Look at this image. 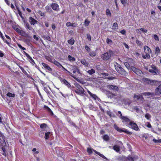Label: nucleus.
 <instances>
[{"label": "nucleus", "mask_w": 161, "mask_h": 161, "mask_svg": "<svg viewBox=\"0 0 161 161\" xmlns=\"http://www.w3.org/2000/svg\"><path fill=\"white\" fill-rule=\"evenodd\" d=\"M144 52L145 55L142 54V57L144 59H150L151 58L150 54L151 53L152 51L151 48L145 45L144 47Z\"/></svg>", "instance_id": "f257e3e1"}, {"label": "nucleus", "mask_w": 161, "mask_h": 161, "mask_svg": "<svg viewBox=\"0 0 161 161\" xmlns=\"http://www.w3.org/2000/svg\"><path fill=\"white\" fill-rule=\"evenodd\" d=\"M114 66L116 70L119 73L124 75L127 74V72L118 63H116Z\"/></svg>", "instance_id": "f03ea898"}, {"label": "nucleus", "mask_w": 161, "mask_h": 161, "mask_svg": "<svg viewBox=\"0 0 161 161\" xmlns=\"http://www.w3.org/2000/svg\"><path fill=\"white\" fill-rule=\"evenodd\" d=\"M142 80L148 84H150L152 85L155 86L159 85V84L161 83V81L152 80L146 78H143L142 79Z\"/></svg>", "instance_id": "7ed1b4c3"}, {"label": "nucleus", "mask_w": 161, "mask_h": 161, "mask_svg": "<svg viewBox=\"0 0 161 161\" xmlns=\"http://www.w3.org/2000/svg\"><path fill=\"white\" fill-rule=\"evenodd\" d=\"M125 67L128 69H130L135 65L134 61L132 58H129L126 61L124 62Z\"/></svg>", "instance_id": "20e7f679"}, {"label": "nucleus", "mask_w": 161, "mask_h": 161, "mask_svg": "<svg viewBox=\"0 0 161 161\" xmlns=\"http://www.w3.org/2000/svg\"><path fill=\"white\" fill-rule=\"evenodd\" d=\"M114 127L117 131L119 133L123 132L128 135H131L132 134V132L129 131L125 128H119L116 124H114Z\"/></svg>", "instance_id": "39448f33"}, {"label": "nucleus", "mask_w": 161, "mask_h": 161, "mask_svg": "<svg viewBox=\"0 0 161 161\" xmlns=\"http://www.w3.org/2000/svg\"><path fill=\"white\" fill-rule=\"evenodd\" d=\"M113 53V52L111 50H109L108 52L104 53L101 55L102 59L105 61L108 60L111 57V54Z\"/></svg>", "instance_id": "423d86ee"}, {"label": "nucleus", "mask_w": 161, "mask_h": 161, "mask_svg": "<svg viewBox=\"0 0 161 161\" xmlns=\"http://www.w3.org/2000/svg\"><path fill=\"white\" fill-rule=\"evenodd\" d=\"M87 151L89 154H92V151H93L96 154L98 155L99 156L103 158L104 159H107V158L105 157L103 155L100 153L99 152L97 151L96 150L91 148H87Z\"/></svg>", "instance_id": "0eeeda50"}, {"label": "nucleus", "mask_w": 161, "mask_h": 161, "mask_svg": "<svg viewBox=\"0 0 161 161\" xmlns=\"http://www.w3.org/2000/svg\"><path fill=\"white\" fill-rule=\"evenodd\" d=\"M59 79L61 81L62 83L65 85L69 88H70L71 86L70 83L65 79H64L61 77H59Z\"/></svg>", "instance_id": "6e6552de"}, {"label": "nucleus", "mask_w": 161, "mask_h": 161, "mask_svg": "<svg viewBox=\"0 0 161 161\" xmlns=\"http://www.w3.org/2000/svg\"><path fill=\"white\" fill-rule=\"evenodd\" d=\"M121 119L122 120V122L125 124L126 126H129V124L131 121L126 116H123L121 117Z\"/></svg>", "instance_id": "1a4fd4ad"}, {"label": "nucleus", "mask_w": 161, "mask_h": 161, "mask_svg": "<svg viewBox=\"0 0 161 161\" xmlns=\"http://www.w3.org/2000/svg\"><path fill=\"white\" fill-rule=\"evenodd\" d=\"M129 127L136 131L138 130H139V128L137 125L132 121L130 123Z\"/></svg>", "instance_id": "9d476101"}, {"label": "nucleus", "mask_w": 161, "mask_h": 161, "mask_svg": "<svg viewBox=\"0 0 161 161\" xmlns=\"http://www.w3.org/2000/svg\"><path fill=\"white\" fill-rule=\"evenodd\" d=\"M107 87L111 91H113L115 92L117 91H118L119 90L118 87L115 85H107Z\"/></svg>", "instance_id": "9b49d317"}, {"label": "nucleus", "mask_w": 161, "mask_h": 161, "mask_svg": "<svg viewBox=\"0 0 161 161\" xmlns=\"http://www.w3.org/2000/svg\"><path fill=\"white\" fill-rule=\"evenodd\" d=\"M0 143L1 144V146H2L1 148L2 150L3 151V154L4 155L6 156V152L5 148L4 147V146H6V143L4 139H3V140H2L1 141V140H0Z\"/></svg>", "instance_id": "f8f14e48"}, {"label": "nucleus", "mask_w": 161, "mask_h": 161, "mask_svg": "<svg viewBox=\"0 0 161 161\" xmlns=\"http://www.w3.org/2000/svg\"><path fill=\"white\" fill-rule=\"evenodd\" d=\"M50 7L54 11H58L60 9L59 5L57 3H52L50 4Z\"/></svg>", "instance_id": "ddd939ff"}, {"label": "nucleus", "mask_w": 161, "mask_h": 161, "mask_svg": "<svg viewBox=\"0 0 161 161\" xmlns=\"http://www.w3.org/2000/svg\"><path fill=\"white\" fill-rule=\"evenodd\" d=\"M66 120L71 126L74 127L76 128H77V126L76 125L75 123L72 121L70 117H67L66 118Z\"/></svg>", "instance_id": "4468645a"}, {"label": "nucleus", "mask_w": 161, "mask_h": 161, "mask_svg": "<svg viewBox=\"0 0 161 161\" xmlns=\"http://www.w3.org/2000/svg\"><path fill=\"white\" fill-rule=\"evenodd\" d=\"M131 69L137 75H140L142 73V71L140 70V69L136 68L134 66L131 67V68L130 69Z\"/></svg>", "instance_id": "2eb2a0df"}, {"label": "nucleus", "mask_w": 161, "mask_h": 161, "mask_svg": "<svg viewBox=\"0 0 161 161\" xmlns=\"http://www.w3.org/2000/svg\"><path fill=\"white\" fill-rule=\"evenodd\" d=\"M29 21L31 25H34L35 24H36L38 21L32 17H30L29 19Z\"/></svg>", "instance_id": "dca6fc26"}, {"label": "nucleus", "mask_w": 161, "mask_h": 161, "mask_svg": "<svg viewBox=\"0 0 161 161\" xmlns=\"http://www.w3.org/2000/svg\"><path fill=\"white\" fill-rule=\"evenodd\" d=\"M159 86L155 89V93L156 95H159L161 94V83L159 84Z\"/></svg>", "instance_id": "f3484780"}, {"label": "nucleus", "mask_w": 161, "mask_h": 161, "mask_svg": "<svg viewBox=\"0 0 161 161\" xmlns=\"http://www.w3.org/2000/svg\"><path fill=\"white\" fill-rule=\"evenodd\" d=\"M43 109L47 111L51 115L53 116L54 115V114L51 109L47 106L46 105H44L43 107Z\"/></svg>", "instance_id": "a211bd4d"}, {"label": "nucleus", "mask_w": 161, "mask_h": 161, "mask_svg": "<svg viewBox=\"0 0 161 161\" xmlns=\"http://www.w3.org/2000/svg\"><path fill=\"white\" fill-rule=\"evenodd\" d=\"M24 53L26 57L30 60V62L31 64H32L33 65H34V64H35V63L34 60L32 59V57L30 56L26 53L25 51H24Z\"/></svg>", "instance_id": "6ab92c4d"}, {"label": "nucleus", "mask_w": 161, "mask_h": 161, "mask_svg": "<svg viewBox=\"0 0 161 161\" xmlns=\"http://www.w3.org/2000/svg\"><path fill=\"white\" fill-rule=\"evenodd\" d=\"M42 64L44 67L45 70H47L49 71H52V68L47 64L44 63H42Z\"/></svg>", "instance_id": "aec40b11"}, {"label": "nucleus", "mask_w": 161, "mask_h": 161, "mask_svg": "<svg viewBox=\"0 0 161 161\" xmlns=\"http://www.w3.org/2000/svg\"><path fill=\"white\" fill-rule=\"evenodd\" d=\"M18 34L24 37H29V35L27 33H26V32L22 30H20Z\"/></svg>", "instance_id": "412c9836"}, {"label": "nucleus", "mask_w": 161, "mask_h": 161, "mask_svg": "<svg viewBox=\"0 0 161 161\" xmlns=\"http://www.w3.org/2000/svg\"><path fill=\"white\" fill-rule=\"evenodd\" d=\"M87 92L89 93V94L90 95V96L94 100H96L97 99H98V97L95 94H93L89 90L87 91Z\"/></svg>", "instance_id": "4be33fe9"}, {"label": "nucleus", "mask_w": 161, "mask_h": 161, "mask_svg": "<svg viewBox=\"0 0 161 161\" xmlns=\"http://www.w3.org/2000/svg\"><path fill=\"white\" fill-rule=\"evenodd\" d=\"M47 127V125L45 123H42L40 125V127L42 130V131L46 130V129Z\"/></svg>", "instance_id": "5701e85b"}, {"label": "nucleus", "mask_w": 161, "mask_h": 161, "mask_svg": "<svg viewBox=\"0 0 161 161\" xmlns=\"http://www.w3.org/2000/svg\"><path fill=\"white\" fill-rule=\"evenodd\" d=\"M25 27L27 29H28L29 30H33V28L27 22H24Z\"/></svg>", "instance_id": "b1692460"}, {"label": "nucleus", "mask_w": 161, "mask_h": 161, "mask_svg": "<svg viewBox=\"0 0 161 161\" xmlns=\"http://www.w3.org/2000/svg\"><path fill=\"white\" fill-rule=\"evenodd\" d=\"M45 58L48 61L50 62L51 63H53V60L54 59H53L52 56H45Z\"/></svg>", "instance_id": "393cba45"}, {"label": "nucleus", "mask_w": 161, "mask_h": 161, "mask_svg": "<svg viewBox=\"0 0 161 161\" xmlns=\"http://www.w3.org/2000/svg\"><path fill=\"white\" fill-rule=\"evenodd\" d=\"M54 64L56 65L59 68H60L61 66H62V64H61L60 63H59L55 59H53V63Z\"/></svg>", "instance_id": "a878e982"}, {"label": "nucleus", "mask_w": 161, "mask_h": 161, "mask_svg": "<svg viewBox=\"0 0 161 161\" xmlns=\"http://www.w3.org/2000/svg\"><path fill=\"white\" fill-rule=\"evenodd\" d=\"M134 98L136 99L137 100L138 99H143V97L142 95H136L135 94L134 96Z\"/></svg>", "instance_id": "bb28decb"}, {"label": "nucleus", "mask_w": 161, "mask_h": 161, "mask_svg": "<svg viewBox=\"0 0 161 161\" xmlns=\"http://www.w3.org/2000/svg\"><path fill=\"white\" fill-rule=\"evenodd\" d=\"M12 27L18 33L20 31V29L18 27V26L16 25H12Z\"/></svg>", "instance_id": "cd10ccee"}, {"label": "nucleus", "mask_w": 161, "mask_h": 161, "mask_svg": "<svg viewBox=\"0 0 161 161\" xmlns=\"http://www.w3.org/2000/svg\"><path fill=\"white\" fill-rule=\"evenodd\" d=\"M103 139L106 141L108 142L109 140V136L108 135H104L102 137Z\"/></svg>", "instance_id": "c85d7f7f"}, {"label": "nucleus", "mask_w": 161, "mask_h": 161, "mask_svg": "<svg viewBox=\"0 0 161 161\" xmlns=\"http://www.w3.org/2000/svg\"><path fill=\"white\" fill-rule=\"evenodd\" d=\"M108 96L109 97H110V98H113L114 96H116V95L112 93L110 91H108L107 93Z\"/></svg>", "instance_id": "c756f323"}, {"label": "nucleus", "mask_w": 161, "mask_h": 161, "mask_svg": "<svg viewBox=\"0 0 161 161\" xmlns=\"http://www.w3.org/2000/svg\"><path fill=\"white\" fill-rule=\"evenodd\" d=\"M113 147V149L116 152H119L120 150L119 147L118 146L114 145Z\"/></svg>", "instance_id": "7c9ffc66"}, {"label": "nucleus", "mask_w": 161, "mask_h": 161, "mask_svg": "<svg viewBox=\"0 0 161 161\" xmlns=\"http://www.w3.org/2000/svg\"><path fill=\"white\" fill-rule=\"evenodd\" d=\"M81 63L82 64H83L86 66H88V64H89L88 63L85 59H83L81 60Z\"/></svg>", "instance_id": "2f4dec72"}, {"label": "nucleus", "mask_w": 161, "mask_h": 161, "mask_svg": "<svg viewBox=\"0 0 161 161\" xmlns=\"http://www.w3.org/2000/svg\"><path fill=\"white\" fill-rule=\"evenodd\" d=\"M148 71L149 72L152 73L154 75H156L157 73H158L159 72V71H157L152 69H149Z\"/></svg>", "instance_id": "473e14b6"}, {"label": "nucleus", "mask_w": 161, "mask_h": 161, "mask_svg": "<svg viewBox=\"0 0 161 161\" xmlns=\"http://www.w3.org/2000/svg\"><path fill=\"white\" fill-rule=\"evenodd\" d=\"M74 85L77 88L76 89H82L84 90V89L78 83H76L74 84Z\"/></svg>", "instance_id": "72a5a7b5"}, {"label": "nucleus", "mask_w": 161, "mask_h": 161, "mask_svg": "<svg viewBox=\"0 0 161 161\" xmlns=\"http://www.w3.org/2000/svg\"><path fill=\"white\" fill-rule=\"evenodd\" d=\"M68 60L70 61L74 62L75 61V58L70 55L68 56Z\"/></svg>", "instance_id": "f704fd0d"}, {"label": "nucleus", "mask_w": 161, "mask_h": 161, "mask_svg": "<svg viewBox=\"0 0 161 161\" xmlns=\"http://www.w3.org/2000/svg\"><path fill=\"white\" fill-rule=\"evenodd\" d=\"M51 133L50 132L48 131L45 134V138L46 140H48L49 138V135Z\"/></svg>", "instance_id": "c9c22d12"}, {"label": "nucleus", "mask_w": 161, "mask_h": 161, "mask_svg": "<svg viewBox=\"0 0 161 161\" xmlns=\"http://www.w3.org/2000/svg\"><path fill=\"white\" fill-rule=\"evenodd\" d=\"M68 42L70 45H73L75 42V40L73 38H71L68 41Z\"/></svg>", "instance_id": "e433bc0d"}, {"label": "nucleus", "mask_w": 161, "mask_h": 161, "mask_svg": "<svg viewBox=\"0 0 161 161\" xmlns=\"http://www.w3.org/2000/svg\"><path fill=\"white\" fill-rule=\"evenodd\" d=\"M45 9L47 12H49V13H51L53 11L51 7L48 5L46 6L45 7Z\"/></svg>", "instance_id": "4c0bfd02"}, {"label": "nucleus", "mask_w": 161, "mask_h": 161, "mask_svg": "<svg viewBox=\"0 0 161 161\" xmlns=\"http://www.w3.org/2000/svg\"><path fill=\"white\" fill-rule=\"evenodd\" d=\"M87 72L90 75H92L95 73V70L93 69L89 70Z\"/></svg>", "instance_id": "58836bf2"}, {"label": "nucleus", "mask_w": 161, "mask_h": 161, "mask_svg": "<svg viewBox=\"0 0 161 161\" xmlns=\"http://www.w3.org/2000/svg\"><path fill=\"white\" fill-rule=\"evenodd\" d=\"M160 50L158 47H156L155 49V53L157 55H158L160 53Z\"/></svg>", "instance_id": "ea45409f"}, {"label": "nucleus", "mask_w": 161, "mask_h": 161, "mask_svg": "<svg viewBox=\"0 0 161 161\" xmlns=\"http://www.w3.org/2000/svg\"><path fill=\"white\" fill-rule=\"evenodd\" d=\"M106 14L108 16L110 17L111 16V13L110 10L108 8H107L106 10Z\"/></svg>", "instance_id": "a19ab883"}, {"label": "nucleus", "mask_w": 161, "mask_h": 161, "mask_svg": "<svg viewBox=\"0 0 161 161\" xmlns=\"http://www.w3.org/2000/svg\"><path fill=\"white\" fill-rule=\"evenodd\" d=\"M125 161H134V158L130 156H128L125 160Z\"/></svg>", "instance_id": "79ce46f5"}, {"label": "nucleus", "mask_w": 161, "mask_h": 161, "mask_svg": "<svg viewBox=\"0 0 161 161\" xmlns=\"http://www.w3.org/2000/svg\"><path fill=\"white\" fill-rule=\"evenodd\" d=\"M61 67L62 68V70L63 71H67L68 73H69L70 74L69 75H70V76H72L74 78H75L72 75V73H70L69 72V71H68V70L66 69L63 65H62V66H61Z\"/></svg>", "instance_id": "37998d69"}, {"label": "nucleus", "mask_w": 161, "mask_h": 161, "mask_svg": "<svg viewBox=\"0 0 161 161\" xmlns=\"http://www.w3.org/2000/svg\"><path fill=\"white\" fill-rule=\"evenodd\" d=\"M7 96L9 97H14L15 96V94L14 93H12L9 92H8L7 94Z\"/></svg>", "instance_id": "c03bdc74"}, {"label": "nucleus", "mask_w": 161, "mask_h": 161, "mask_svg": "<svg viewBox=\"0 0 161 161\" xmlns=\"http://www.w3.org/2000/svg\"><path fill=\"white\" fill-rule=\"evenodd\" d=\"M89 55L91 57H95L96 56V53L95 52L92 51L89 53Z\"/></svg>", "instance_id": "a18cd8bd"}, {"label": "nucleus", "mask_w": 161, "mask_h": 161, "mask_svg": "<svg viewBox=\"0 0 161 161\" xmlns=\"http://www.w3.org/2000/svg\"><path fill=\"white\" fill-rule=\"evenodd\" d=\"M136 43L140 47H141L142 44V43L137 39L136 40Z\"/></svg>", "instance_id": "49530a36"}, {"label": "nucleus", "mask_w": 161, "mask_h": 161, "mask_svg": "<svg viewBox=\"0 0 161 161\" xmlns=\"http://www.w3.org/2000/svg\"><path fill=\"white\" fill-rule=\"evenodd\" d=\"M153 38L154 39L157 41H159V39L158 36L156 34H154L153 35Z\"/></svg>", "instance_id": "de8ad7c7"}, {"label": "nucleus", "mask_w": 161, "mask_h": 161, "mask_svg": "<svg viewBox=\"0 0 161 161\" xmlns=\"http://www.w3.org/2000/svg\"><path fill=\"white\" fill-rule=\"evenodd\" d=\"M118 27V24L117 23H114L113 25V29H116Z\"/></svg>", "instance_id": "09e8293b"}, {"label": "nucleus", "mask_w": 161, "mask_h": 161, "mask_svg": "<svg viewBox=\"0 0 161 161\" xmlns=\"http://www.w3.org/2000/svg\"><path fill=\"white\" fill-rule=\"evenodd\" d=\"M44 90L45 91V92L47 93V94H48V95H50L51 94V92L48 90V89L46 87H44Z\"/></svg>", "instance_id": "8fccbe9b"}, {"label": "nucleus", "mask_w": 161, "mask_h": 161, "mask_svg": "<svg viewBox=\"0 0 161 161\" xmlns=\"http://www.w3.org/2000/svg\"><path fill=\"white\" fill-rule=\"evenodd\" d=\"M17 45L19 47V48H20L22 50H26L25 48L24 47H22L21 44L18 43H17Z\"/></svg>", "instance_id": "3c124183"}, {"label": "nucleus", "mask_w": 161, "mask_h": 161, "mask_svg": "<svg viewBox=\"0 0 161 161\" xmlns=\"http://www.w3.org/2000/svg\"><path fill=\"white\" fill-rule=\"evenodd\" d=\"M145 117L148 120L151 117L150 115L148 113L146 114L145 115Z\"/></svg>", "instance_id": "603ef678"}, {"label": "nucleus", "mask_w": 161, "mask_h": 161, "mask_svg": "<svg viewBox=\"0 0 161 161\" xmlns=\"http://www.w3.org/2000/svg\"><path fill=\"white\" fill-rule=\"evenodd\" d=\"M90 23V21H89L88 19H86L84 22V23L86 26H88Z\"/></svg>", "instance_id": "864d4df0"}, {"label": "nucleus", "mask_w": 161, "mask_h": 161, "mask_svg": "<svg viewBox=\"0 0 161 161\" xmlns=\"http://www.w3.org/2000/svg\"><path fill=\"white\" fill-rule=\"evenodd\" d=\"M19 68L20 69L22 70V72L25 74H27V72L21 66H19Z\"/></svg>", "instance_id": "5fc2aeb1"}, {"label": "nucleus", "mask_w": 161, "mask_h": 161, "mask_svg": "<svg viewBox=\"0 0 161 161\" xmlns=\"http://www.w3.org/2000/svg\"><path fill=\"white\" fill-rule=\"evenodd\" d=\"M86 36L88 40L90 41H91V36L90 34L89 33L87 34Z\"/></svg>", "instance_id": "6e6d98bb"}, {"label": "nucleus", "mask_w": 161, "mask_h": 161, "mask_svg": "<svg viewBox=\"0 0 161 161\" xmlns=\"http://www.w3.org/2000/svg\"><path fill=\"white\" fill-rule=\"evenodd\" d=\"M151 67L152 68V69L154 70L157 71H159L158 69L154 65H152Z\"/></svg>", "instance_id": "4d7b16f0"}, {"label": "nucleus", "mask_w": 161, "mask_h": 161, "mask_svg": "<svg viewBox=\"0 0 161 161\" xmlns=\"http://www.w3.org/2000/svg\"><path fill=\"white\" fill-rule=\"evenodd\" d=\"M84 90H82V89L81 90V91H80V93L79 95H80L81 96H83L84 95H85V94L84 92Z\"/></svg>", "instance_id": "13d9d810"}, {"label": "nucleus", "mask_w": 161, "mask_h": 161, "mask_svg": "<svg viewBox=\"0 0 161 161\" xmlns=\"http://www.w3.org/2000/svg\"><path fill=\"white\" fill-rule=\"evenodd\" d=\"M44 133L42 131H41L39 133V136L40 137H42L43 136Z\"/></svg>", "instance_id": "bf43d9fd"}, {"label": "nucleus", "mask_w": 161, "mask_h": 161, "mask_svg": "<svg viewBox=\"0 0 161 161\" xmlns=\"http://www.w3.org/2000/svg\"><path fill=\"white\" fill-rule=\"evenodd\" d=\"M120 1L122 4L124 5H125L127 2V0H120Z\"/></svg>", "instance_id": "052dcab7"}, {"label": "nucleus", "mask_w": 161, "mask_h": 161, "mask_svg": "<svg viewBox=\"0 0 161 161\" xmlns=\"http://www.w3.org/2000/svg\"><path fill=\"white\" fill-rule=\"evenodd\" d=\"M106 42L107 44H109L110 43H112V41L110 39L107 38L106 39Z\"/></svg>", "instance_id": "680f3d73"}, {"label": "nucleus", "mask_w": 161, "mask_h": 161, "mask_svg": "<svg viewBox=\"0 0 161 161\" xmlns=\"http://www.w3.org/2000/svg\"><path fill=\"white\" fill-rule=\"evenodd\" d=\"M86 50L88 52H89L90 51L91 49L87 45H86L85 47Z\"/></svg>", "instance_id": "e2e57ef3"}, {"label": "nucleus", "mask_w": 161, "mask_h": 161, "mask_svg": "<svg viewBox=\"0 0 161 161\" xmlns=\"http://www.w3.org/2000/svg\"><path fill=\"white\" fill-rule=\"evenodd\" d=\"M3 41L5 42L7 44L8 46H10V42H8L7 40H6L5 38H4V39H3Z\"/></svg>", "instance_id": "0e129e2a"}, {"label": "nucleus", "mask_w": 161, "mask_h": 161, "mask_svg": "<svg viewBox=\"0 0 161 161\" xmlns=\"http://www.w3.org/2000/svg\"><path fill=\"white\" fill-rule=\"evenodd\" d=\"M96 67L97 70H101V66L99 65H96Z\"/></svg>", "instance_id": "69168bd1"}, {"label": "nucleus", "mask_w": 161, "mask_h": 161, "mask_svg": "<svg viewBox=\"0 0 161 161\" xmlns=\"http://www.w3.org/2000/svg\"><path fill=\"white\" fill-rule=\"evenodd\" d=\"M139 30H141V31L144 33H147V30L145 29L144 28H140L139 29Z\"/></svg>", "instance_id": "338daca9"}, {"label": "nucleus", "mask_w": 161, "mask_h": 161, "mask_svg": "<svg viewBox=\"0 0 161 161\" xmlns=\"http://www.w3.org/2000/svg\"><path fill=\"white\" fill-rule=\"evenodd\" d=\"M120 33L122 35H125L126 31L125 30L123 29V30H121L120 31Z\"/></svg>", "instance_id": "774afa93"}]
</instances>
